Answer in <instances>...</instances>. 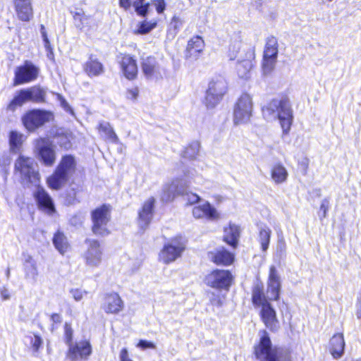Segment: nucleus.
<instances>
[{
	"instance_id": "nucleus-4",
	"label": "nucleus",
	"mask_w": 361,
	"mask_h": 361,
	"mask_svg": "<svg viewBox=\"0 0 361 361\" xmlns=\"http://www.w3.org/2000/svg\"><path fill=\"white\" fill-rule=\"evenodd\" d=\"M188 240L185 235H177L169 239L161 250L159 259L165 264L175 262L185 251Z\"/></svg>"
},
{
	"instance_id": "nucleus-54",
	"label": "nucleus",
	"mask_w": 361,
	"mask_h": 361,
	"mask_svg": "<svg viewBox=\"0 0 361 361\" xmlns=\"http://www.w3.org/2000/svg\"><path fill=\"white\" fill-rule=\"evenodd\" d=\"M93 233L96 235L104 237L110 233L106 227H92Z\"/></svg>"
},
{
	"instance_id": "nucleus-26",
	"label": "nucleus",
	"mask_w": 361,
	"mask_h": 361,
	"mask_svg": "<svg viewBox=\"0 0 361 361\" xmlns=\"http://www.w3.org/2000/svg\"><path fill=\"white\" fill-rule=\"evenodd\" d=\"M288 172L286 167L281 163H276L271 169V178L276 185H281L286 182Z\"/></svg>"
},
{
	"instance_id": "nucleus-46",
	"label": "nucleus",
	"mask_w": 361,
	"mask_h": 361,
	"mask_svg": "<svg viewBox=\"0 0 361 361\" xmlns=\"http://www.w3.org/2000/svg\"><path fill=\"white\" fill-rule=\"evenodd\" d=\"M71 136L70 134H61L57 136V143L64 149H69L71 147Z\"/></svg>"
},
{
	"instance_id": "nucleus-50",
	"label": "nucleus",
	"mask_w": 361,
	"mask_h": 361,
	"mask_svg": "<svg viewBox=\"0 0 361 361\" xmlns=\"http://www.w3.org/2000/svg\"><path fill=\"white\" fill-rule=\"evenodd\" d=\"M24 266L26 276L35 279L38 274L36 264H32V265L24 264Z\"/></svg>"
},
{
	"instance_id": "nucleus-7",
	"label": "nucleus",
	"mask_w": 361,
	"mask_h": 361,
	"mask_svg": "<svg viewBox=\"0 0 361 361\" xmlns=\"http://www.w3.org/2000/svg\"><path fill=\"white\" fill-rule=\"evenodd\" d=\"M227 91V82L222 76L214 78L209 83L204 103L207 109L214 108Z\"/></svg>"
},
{
	"instance_id": "nucleus-43",
	"label": "nucleus",
	"mask_w": 361,
	"mask_h": 361,
	"mask_svg": "<svg viewBox=\"0 0 361 361\" xmlns=\"http://www.w3.org/2000/svg\"><path fill=\"white\" fill-rule=\"evenodd\" d=\"M277 61L276 58L264 57L262 63V73L264 75H269L275 68Z\"/></svg>"
},
{
	"instance_id": "nucleus-32",
	"label": "nucleus",
	"mask_w": 361,
	"mask_h": 361,
	"mask_svg": "<svg viewBox=\"0 0 361 361\" xmlns=\"http://www.w3.org/2000/svg\"><path fill=\"white\" fill-rule=\"evenodd\" d=\"M85 71L89 76H98L103 73L104 66L97 59L90 57L85 63Z\"/></svg>"
},
{
	"instance_id": "nucleus-33",
	"label": "nucleus",
	"mask_w": 361,
	"mask_h": 361,
	"mask_svg": "<svg viewBox=\"0 0 361 361\" xmlns=\"http://www.w3.org/2000/svg\"><path fill=\"white\" fill-rule=\"evenodd\" d=\"M27 102H30L27 89H23L16 92L13 99L8 104V109L15 111L17 107L23 106Z\"/></svg>"
},
{
	"instance_id": "nucleus-15",
	"label": "nucleus",
	"mask_w": 361,
	"mask_h": 361,
	"mask_svg": "<svg viewBox=\"0 0 361 361\" xmlns=\"http://www.w3.org/2000/svg\"><path fill=\"white\" fill-rule=\"evenodd\" d=\"M192 215L195 219H204L211 221H216L221 219V214L208 201H204L192 209Z\"/></svg>"
},
{
	"instance_id": "nucleus-29",
	"label": "nucleus",
	"mask_w": 361,
	"mask_h": 361,
	"mask_svg": "<svg viewBox=\"0 0 361 361\" xmlns=\"http://www.w3.org/2000/svg\"><path fill=\"white\" fill-rule=\"evenodd\" d=\"M52 243L56 250L62 255H63L70 247L67 237L60 230H58L54 234Z\"/></svg>"
},
{
	"instance_id": "nucleus-44",
	"label": "nucleus",
	"mask_w": 361,
	"mask_h": 361,
	"mask_svg": "<svg viewBox=\"0 0 361 361\" xmlns=\"http://www.w3.org/2000/svg\"><path fill=\"white\" fill-rule=\"evenodd\" d=\"M157 21L156 20L150 21L144 20L138 24L135 33L140 35L147 34L153 30L157 26Z\"/></svg>"
},
{
	"instance_id": "nucleus-14",
	"label": "nucleus",
	"mask_w": 361,
	"mask_h": 361,
	"mask_svg": "<svg viewBox=\"0 0 361 361\" xmlns=\"http://www.w3.org/2000/svg\"><path fill=\"white\" fill-rule=\"evenodd\" d=\"M87 250L83 254L85 264L91 267H98L102 260L103 251L98 240L87 238Z\"/></svg>"
},
{
	"instance_id": "nucleus-55",
	"label": "nucleus",
	"mask_w": 361,
	"mask_h": 361,
	"mask_svg": "<svg viewBox=\"0 0 361 361\" xmlns=\"http://www.w3.org/2000/svg\"><path fill=\"white\" fill-rule=\"evenodd\" d=\"M70 293L72 295L73 298L75 301H80L83 298L84 293H86V291H83L79 288H72L70 290Z\"/></svg>"
},
{
	"instance_id": "nucleus-16",
	"label": "nucleus",
	"mask_w": 361,
	"mask_h": 361,
	"mask_svg": "<svg viewBox=\"0 0 361 361\" xmlns=\"http://www.w3.org/2000/svg\"><path fill=\"white\" fill-rule=\"evenodd\" d=\"M281 283L280 276L275 266L269 268V279L267 282V295L269 300L278 301L280 299Z\"/></svg>"
},
{
	"instance_id": "nucleus-63",
	"label": "nucleus",
	"mask_w": 361,
	"mask_h": 361,
	"mask_svg": "<svg viewBox=\"0 0 361 361\" xmlns=\"http://www.w3.org/2000/svg\"><path fill=\"white\" fill-rule=\"evenodd\" d=\"M211 302L213 305L214 306H217V307H221L222 306V304H223V302L222 300H221V298L217 296L214 298H213L212 300H211Z\"/></svg>"
},
{
	"instance_id": "nucleus-59",
	"label": "nucleus",
	"mask_w": 361,
	"mask_h": 361,
	"mask_svg": "<svg viewBox=\"0 0 361 361\" xmlns=\"http://www.w3.org/2000/svg\"><path fill=\"white\" fill-rule=\"evenodd\" d=\"M186 200L190 204H194L200 202L201 198L195 193L189 192L186 194Z\"/></svg>"
},
{
	"instance_id": "nucleus-40",
	"label": "nucleus",
	"mask_w": 361,
	"mask_h": 361,
	"mask_svg": "<svg viewBox=\"0 0 361 361\" xmlns=\"http://www.w3.org/2000/svg\"><path fill=\"white\" fill-rule=\"evenodd\" d=\"M271 233V231L269 227L262 228L259 231V241L263 252H266L269 248Z\"/></svg>"
},
{
	"instance_id": "nucleus-61",
	"label": "nucleus",
	"mask_w": 361,
	"mask_h": 361,
	"mask_svg": "<svg viewBox=\"0 0 361 361\" xmlns=\"http://www.w3.org/2000/svg\"><path fill=\"white\" fill-rule=\"evenodd\" d=\"M120 361H133L128 356V351L127 348H123L121 349L119 354Z\"/></svg>"
},
{
	"instance_id": "nucleus-22",
	"label": "nucleus",
	"mask_w": 361,
	"mask_h": 361,
	"mask_svg": "<svg viewBox=\"0 0 361 361\" xmlns=\"http://www.w3.org/2000/svg\"><path fill=\"white\" fill-rule=\"evenodd\" d=\"M17 16L19 20L28 22L33 16L31 0H13Z\"/></svg>"
},
{
	"instance_id": "nucleus-13",
	"label": "nucleus",
	"mask_w": 361,
	"mask_h": 361,
	"mask_svg": "<svg viewBox=\"0 0 361 361\" xmlns=\"http://www.w3.org/2000/svg\"><path fill=\"white\" fill-rule=\"evenodd\" d=\"M39 73V68L30 61H25L15 70L13 85H18L35 80Z\"/></svg>"
},
{
	"instance_id": "nucleus-36",
	"label": "nucleus",
	"mask_w": 361,
	"mask_h": 361,
	"mask_svg": "<svg viewBox=\"0 0 361 361\" xmlns=\"http://www.w3.org/2000/svg\"><path fill=\"white\" fill-rule=\"evenodd\" d=\"M24 135L16 130H12L9 133L10 149L13 153H18L24 141Z\"/></svg>"
},
{
	"instance_id": "nucleus-35",
	"label": "nucleus",
	"mask_w": 361,
	"mask_h": 361,
	"mask_svg": "<svg viewBox=\"0 0 361 361\" xmlns=\"http://www.w3.org/2000/svg\"><path fill=\"white\" fill-rule=\"evenodd\" d=\"M97 129L100 134L104 135L111 142L117 143L118 142V137L109 122H100Z\"/></svg>"
},
{
	"instance_id": "nucleus-39",
	"label": "nucleus",
	"mask_w": 361,
	"mask_h": 361,
	"mask_svg": "<svg viewBox=\"0 0 361 361\" xmlns=\"http://www.w3.org/2000/svg\"><path fill=\"white\" fill-rule=\"evenodd\" d=\"M25 342L32 348L33 353H36L41 348L43 340L39 334H30L25 337Z\"/></svg>"
},
{
	"instance_id": "nucleus-58",
	"label": "nucleus",
	"mask_w": 361,
	"mask_h": 361,
	"mask_svg": "<svg viewBox=\"0 0 361 361\" xmlns=\"http://www.w3.org/2000/svg\"><path fill=\"white\" fill-rule=\"evenodd\" d=\"M50 320L51 321V331L56 328L55 324H61L62 322V317L60 314L53 313L50 316Z\"/></svg>"
},
{
	"instance_id": "nucleus-53",
	"label": "nucleus",
	"mask_w": 361,
	"mask_h": 361,
	"mask_svg": "<svg viewBox=\"0 0 361 361\" xmlns=\"http://www.w3.org/2000/svg\"><path fill=\"white\" fill-rule=\"evenodd\" d=\"M137 347L141 348L142 350H146L148 348L154 349L156 348V345L152 341L140 339L137 345Z\"/></svg>"
},
{
	"instance_id": "nucleus-3",
	"label": "nucleus",
	"mask_w": 361,
	"mask_h": 361,
	"mask_svg": "<svg viewBox=\"0 0 361 361\" xmlns=\"http://www.w3.org/2000/svg\"><path fill=\"white\" fill-rule=\"evenodd\" d=\"M264 115L276 118L279 121L283 134L287 135L293 121V110L288 99L286 97L276 98L270 101L264 107Z\"/></svg>"
},
{
	"instance_id": "nucleus-11",
	"label": "nucleus",
	"mask_w": 361,
	"mask_h": 361,
	"mask_svg": "<svg viewBox=\"0 0 361 361\" xmlns=\"http://www.w3.org/2000/svg\"><path fill=\"white\" fill-rule=\"evenodd\" d=\"M34 152L37 157L45 166H51L56 161V152L50 140L45 137H39L34 140Z\"/></svg>"
},
{
	"instance_id": "nucleus-21",
	"label": "nucleus",
	"mask_w": 361,
	"mask_h": 361,
	"mask_svg": "<svg viewBox=\"0 0 361 361\" xmlns=\"http://www.w3.org/2000/svg\"><path fill=\"white\" fill-rule=\"evenodd\" d=\"M211 260L216 265L229 266L235 259L234 255L224 247L209 252Z\"/></svg>"
},
{
	"instance_id": "nucleus-48",
	"label": "nucleus",
	"mask_w": 361,
	"mask_h": 361,
	"mask_svg": "<svg viewBox=\"0 0 361 361\" xmlns=\"http://www.w3.org/2000/svg\"><path fill=\"white\" fill-rule=\"evenodd\" d=\"M240 49V42H236L229 46L228 56L231 60H234L237 57V54Z\"/></svg>"
},
{
	"instance_id": "nucleus-41",
	"label": "nucleus",
	"mask_w": 361,
	"mask_h": 361,
	"mask_svg": "<svg viewBox=\"0 0 361 361\" xmlns=\"http://www.w3.org/2000/svg\"><path fill=\"white\" fill-rule=\"evenodd\" d=\"M72 14L76 27L80 30L84 29L85 25L88 24L89 17L85 16L82 10L73 11Z\"/></svg>"
},
{
	"instance_id": "nucleus-52",
	"label": "nucleus",
	"mask_w": 361,
	"mask_h": 361,
	"mask_svg": "<svg viewBox=\"0 0 361 361\" xmlns=\"http://www.w3.org/2000/svg\"><path fill=\"white\" fill-rule=\"evenodd\" d=\"M85 218V216L84 213H82L81 212H78L75 215H74L71 219V224L73 226L82 224L84 223Z\"/></svg>"
},
{
	"instance_id": "nucleus-17",
	"label": "nucleus",
	"mask_w": 361,
	"mask_h": 361,
	"mask_svg": "<svg viewBox=\"0 0 361 361\" xmlns=\"http://www.w3.org/2000/svg\"><path fill=\"white\" fill-rule=\"evenodd\" d=\"M117 59L125 78L130 80H135L138 72L136 60L130 55L126 54H120Z\"/></svg>"
},
{
	"instance_id": "nucleus-51",
	"label": "nucleus",
	"mask_w": 361,
	"mask_h": 361,
	"mask_svg": "<svg viewBox=\"0 0 361 361\" xmlns=\"http://www.w3.org/2000/svg\"><path fill=\"white\" fill-rule=\"evenodd\" d=\"M56 97L57 100L60 102L61 106L67 112H70L73 114V111L66 100V99L60 94L56 93Z\"/></svg>"
},
{
	"instance_id": "nucleus-1",
	"label": "nucleus",
	"mask_w": 361,
	"mask_h": 361,
	"mask_svg": "<svg viewBox=\"0 0 361 361\" xmlns=\"http://www.w3.org/2000/svg\"><path fill=\"white\" fill-rule=\"evenodd\" d=\"M252 303L255 308L261 307L259 315L265 326L270 331H276L279 328L276 312L265 294L261 281L255 282L252 288Z\"/></svg>"
},
{
	"instance_id": "nucleus-2",
	"label": "nucleus",
	"mask_w": 361,
	"mask_h": 361,
	"mask_svg": "<svg viewBox=\"0 0 361 361\" xmlns=\"http://www.w3.org/2000/svg\"><path fill=\"white\" fill-rule=\"evenodd\" d=\"M259 341L254 346V355L258 361H292L290 352L286 348L274 345L266 330L259 333Z\"/></svg>"
},
{
	"instance_id": "nucleus-31",
	"label": "nucleus",
	"mask_w": 361,
	"mask_h": 361,
	"mask_svg": "<svg viewBox=\"0 0 361 361\" xmlns=\"http://www.w3.org/2000/svg\"><path fill=\"white\" fill-rule=\"evenodd\" d=\"M155 199L152 197L148 198L144 203L142 210L139 212L140 219L145 224H149L153 215V209Z\"/></svg>"
},
{
	"instance_id": "nucleus-10",
	"label": "nucleus",
	"mask_w": 361,
	"mask_h": 361,
	"mask_svg": "<svg viewBox=\"0 0 361 361\" xmlns=\"http://www.w3.org/2000/svg\"><path fill=\"white\" fill-rule=\"evenodd\" d=\"M252 113V100L248 94H243L238 99L233 110L235 125L245 124L250 120Z\"/></svg>"
},
{
	"instance_id": "nucleus-64",
	"label": "nucleus",
	"mask_w": 361,
	"mask_h": 361,
	"mask_svg": "<svg viewBox=\"0 0 361 361\" xmlns=\"http://www.w3.org/2000/svg\"><path fill=\"white\" fill-rule=\"evenodd\" d=\"M1 295L4 300H8L10 298L8 290L6 288L1 290Z\"/></svg>"
},
{
	"instance_id": "nucleus-27",
	"label": "nucleus",
	"mask_w": 361,
	"mask_h": 361,
	"mask_svg": "<svg viewBox=\"0 0 361 361\" xmlns=\"http://www.w3.org/2000/svg\"><path fill=\"white\" fill-rule=\"evenodd\" d=\"M330 351L336 359L340 358L344 353L345 341L343 334L334 335L330 340Z\"/></svg>"
},
{
	"instance_id": "nucleus-34",
	"label": "nucleus",
	"mask_w": 361,
	"mask_h": 361,
	"mask_svg": "<svg viewBox=\"0 0 361 361\" xmlns=\"http://www.w3.org/2000/svg\"><path fill=\"white\" fill-rule=\"evenodd\" d=\"M279 44L277 39L274 37H269L267 39V42L264 49V57L278 58Z\"/></svg>"
},
{
	"instance_id": "nucleus-60",
	"label": "nucleus",
	"mask_w": 361,
	"mask_h": 361,
	"mask_svg": "<svg viewBox=\"0 0 361 361\" xmlns=\"http://www.w3.org/2000/svg\"><path fill=\"white\" fill-rule=\"evenodd\" d=\"M139 94V90L137 87H133L128 89L126 92V97L130 99H136Z\"/></svg>"
},
{
	"instance_id": "nucleus-49",
	"label": "nucleus",
	"mask_w": 361,
	"mask_h": 361,
	"mask_svg": "<svg viewBox=\"0 0 361 361\" xmlns=\"http://www.w3.org/2000/svg\"><path fill=\"white\" fill-rule=\"evenodd\" d=\"M330 207V201L329 199L325 198L322 200L319 211V216L321 218H324Z\"/></svg>"
},
{
	"instance_id": "nucleus-62",
	"label": "nucleus",
	"mask_w": 361,
	"mask_h": 361,
	"mask_svg": "<svg viewBox=\"0 0 361 361\" xmlns=\"http://www.w3.org/2000/svg\"><path fill=\"white\" fill-rule=\"evenodd\" d=\"M11 163V159L7 155H3L0 157V166L6 167Z\"/></svg>"
},
{
	"instance_id": "nucleus-38",
	"label": "nucleus",
	"mask_w": 361,
	"mask_h": 361,
	"mask_svg": "<svg viewBox=\"0 0 361 361\" xmlns=\"http://www.w3.org/2000/svg\"><path fill=\"white\" fill-rule=\"evenodd\" d=\"M27 91L29 94V99L30 102L37 103L44 102L46 92L42 88L34 86L30 88H27Z\"/></svg>"
},
{
	"instance_id": "nucleus-24",
	"label": "nucleus",
	"mask_w": 361,
	"mask_h": 361,
	"mask_svg": "<svg viewBox=\"0 0 361 361\" xmlns=\"http://www.w3.org/2000/svg\"><path fill=\"white\" fill-rule=\"evenodd\" d=\"M103 308L106 313L117 314L123 308V301L118 293L107 294Z\"/></svg>"
},
{
	"instance_id": "nucleus-5",
	"label": "nucleus",
	"mask_w": 361,
	"mask_h": 361,
	"mask_svg": "<svg viewBox=\"0 0 361 361\" xmlns=\"http://www.w3.org/2000/svg\"><path fill=\"white\" fill-rule=\"evenodd\" d=\"M75 168V161L74 157L71 155L64 156L61 160L55 172L48 178L47 183L50 188L59 190L68 180Z\"/></svg>"
},
{
	"instance_id": "nucleus-57",
	"label": "nucleus",
	"mask_w": 361,
	"mask_h": 361,
	"mask_svg": "<svg viewBox=\"0 0 361 361\" xmlns=\"http://www.w3.org/2000/svg\"><path fill=\"white\" fill-rule=\"evenodd\" d=\"M40 32H41V35H42V39H43V42H44V45L45 49H49L51 44H50V42L49 40V38H48V36H47V33L46 32L45 27L43 25H41V26H40Z\"/></svg>"
},
{
	"instance_id": "nucleus-18",
	"label": "nucleus",
	"mask_w": 361,
	"mask_h": 361,
	"mask_svg": "<svg viewBox=\"0 0 361 361\" xmlns=\"http://www.w3.org/2000/svg\"><path fill=\"white\" fill-rule=\"evenodd\" d=\"M34 197L38 208L49 215L56 212L54 201L49 194L42 187H37L34 192Z\"/></svg>"
},
{
	"instance_id": "nucleus-25",
	"label": "nucleus",
	"mask_w": 361,
	"mask_h": 361,
	"mask_svg": "<svg viewBox=\"0 0 361 361\" xmlns=\"http://www.w3.org/2000/svg\"><path fill=\"white\" fill-rule=\"evenodd\" d=\"M110 207L104 204L92 212V219L94 226L106 225L110 219Z\"/></svg>"
},
{
	"instance_id": "nucleus-23",
	"label": "nucleus",
	"mask_w": 361,
	"mask_h": 361,
	"mask_svg": "<svg viewBox=\"0 0 361 361\" xmlns=\"http://www.w3.org/2000/svg\"><path fill=\"white\" fill-rule=\"evenodd\" d=\"M204 48V42L200 36H194L188 42L185 56L197 59Z\"/></svg>"
},
{
	"instance_id": "nucleus-45",
	"label": "nucleus",
	"mask_w": 361,
	"mask_h": 361,
	"mask_svg": "<svg viewBox=\"0 0 361 361\" xmlns=\"http://www.w3.org/2000/svg\"><path fill=\"white\" fill-rule=\"evenodd\" d=\"M64 336H65V343L70 347L74 343L73 342V330L71 327V324L66 322L64 324Z\"/></svg>"
},
{
	"instance_id": "nucleus-30",
	"label": "nucleus",
	"mask_w": 361,
	"mask_h": 361,
	"mask_svg": "<svg viewBox=\"0 0 361 361\" xmlns=\"http://www.w3.org/2000/svg\"><path fill=\"white\" fill-rule=\"evenodd\" d=\"M240 227H224L223 240L232 248H236L240 237Z\"/></svg>"
},
{
	"instance_id": "nucleus-6",
	"label": "nucleus",
	"mask_w": 361,
	"mask_h": 361,
	"mask_svg": "<svg viewBox=\"0 0 361 361\" xmlns=\"http://www.w3.org/2000/svg\"><path fill=\"white\" fill-rule=\"evenodd\" d=\"M37 165L32 157L20 155L15 161V172L18 173L25 184H37L39 182V173Z\"/></svg>"
},
{
	"instance_id": "nucleus-28",
	"label": "nucleus",
	"mask_w": 361,
	"mask_h": 361,
	"mask_svg": "<svg viewBox=\"0 0 361 361\" xmlns=\"http://www.w3.org/2000/svg\"><path fill=\"white\" fill-rule=\"evenodd\" d=\"M143 1L144 0H120L119 4L120 6L126 10L128 9L130 6L133 5L137 14L145 16L147 14L149 13V4H143Z\"/></svg>"
},
{
	"instance_id": "nucleus-9",
	"label": "nucleus",
	"mask_w": 361,
	"mask_h": 361,
	"mask_svg": "<svg viewBox=\"0 0 361 361\" xmlns=\"http://www.w3.org/2000/svg\"><path fill=\"white\" fill-rule=\"evenodd\" d=\"M190 183V176L186 173L184 174L183 178H176L171 183H166L162 189L161 201L165 202L173 201L176 196L183 195Z\"/></svg>"
},
{
	"instance_id": "nucleus-8",
	"label": "nucleus",
	"mask_w": 361,
	"mask_h": 361,
	"mask_svg": "<svg viewBox=\"0 0 361 361\" xmlns=\"http://www.w3.org/2000/svg\"><path fill=\"white\" fill-rule=\"evenodd\" d=\"M53 118L51 112L32 109L26 112L21 118L23 126L29 133H33Z\"/></svg>"
},
{
	"instance_id": "nucleus-42",
	"label": "nucleus",
	"mask_w": 361,
	"mask_h": 361,
	"mask_svg": "<svg viewBox=\"0 0 361 361\" xmlns=\"http://www.w3.org/2000/svg\"><path fill=\"white\" fill-rule=\"evenodd\" d=\"M200 147L199 142L194 141L191 142L183 151V157L189 159H195L199 153Z\"/></svg>"
},
{
	"instance_id": "nucleus-56",
	"label": "nucleus",
	"mask_w": 361,
	"mask_h": 361,
	"mask_svg": "<svg viewBox=\"0 0 361 361\" xmlns=\"http://www.w3.org/2000/svg\"><path fill=\"white\" fill-rule=\"evenodd\" d=\"M183 23V20L179 16H174L171 19V26L176 31H178L182 27Z\"/></svg>"
},
{
	"instance_id": "nucleus-12",
	"label": "nucleus",
	"mask_w": 361,
	"mask_h": 361,
	"mask_svg": "<svg viewBox=\"0 0 361 361\" xmlns=\"http://www.w3.org/2000/svg\"><path fill=\"white\" fill-rule=\"evenodd\" d=\"M233 280L230 271L224 269H214L204 278L207 286L216 290H228Z\"/></svg>"
},
{
	"instance_id": "nucleus-20",
	"label": "nucleus",
	"mask_w": 361,
	"mask_h": 361,
	"mask_svg": "<svg viewBox=\"0 0 361 361\" xmlns=\"http://www.w3.org/2000/svg\"><path fill=\"white\" fill-rule=\"evenodd\" d=\"M141 68L143 74L148 80H156L161 78V68L154 57L142 58Z\"/></svg>"
},
{
	"instance_id": "nucleus-37",
	"label": "nucleus",
	"mask_w": 361,
	"mask_h": 361,
	"mask_svg": "<svg viewBox=\"0 0 361 361\" xmlns=\"http://www.w3.org/2000/svg\"><path fill=\"white\" fill-rule=\"evenodd\" d=\"M252 66V61L250 59L238 61L236 65V71L238 76L241 78H248Z\"/></svg>"
},
{
	"instance_id": "nucleus-19",
	"label": "nucleus",
	"mask_w": 361,
	"mask_h": 361,
	"mask_svg": "<svg viewBox=\"0 0 361 361\" xmlns=\"http://www.w3.org/2000/svg\"><path fill=\"white\" fill-rule=\"evenodd\" d=\"M91 353L92 346L90 341L84 340L75 342L68 347L67 357L72 361H77L79 358H87Z\"/></svg>"
},
{
	"instance_id": "nucleus-47",
	"label": "nucleus",
	"mask_w": 361,
	"mask_h": 361,
	"mask_svg": "<svg viewBox=\"0 0 361 361\" xmlns=\"http://www.w3.org/2000/svg\"><path fill=\"white\" fill-rule=\"evenodd\" d=\"M149 4V11L151 8H154L156 11L161 14L166 9V3L164 0H152Z\"/></svg>"
}]
</instances>
